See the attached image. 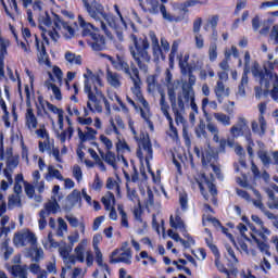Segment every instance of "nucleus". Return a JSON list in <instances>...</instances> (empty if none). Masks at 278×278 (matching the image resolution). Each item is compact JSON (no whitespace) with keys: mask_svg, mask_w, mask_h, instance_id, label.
Wrapping results in <instances>:
<instances>
[{"mask_svg":"<svg viewBox=\"0 0 278 278\" xmlns=\"http://www.w3.org/2000/svg\"><path fill=\"white\" fill-rule=\"evenodd\" d=\"M84 78V92L88 97L87 108H84V116H90V112L101 114L103 112V92L99 90V86H103L101 77L87 68Z\"/></svg>","mask_w":278,"mask_h":278,"instance_id":"1","label":"nucleus"},{"mask_svg":"<svg viewBox=\"0 0 278 278\" xmlns=\"http://www.w3.org/2000/svg\"><path fill=\"white\" fill-rule=\"evenodd\" d=\"M130 71H132L134 76H130V79L132 81V87L130 88L135 101L137 103H140L141 106H138L134 99H131L129 96L126 97L127 103L129 105H132L136 112H140L141 118L146 121L150 131H154L153 122H151V106L149 105V102L147 99H144V96H142V80L140 79V71H138V67H136L134 64L130 66Z\"/></svg>","mask_w":278,"mask_h":278,"instance_id":"2","label":"nucleus"},{"mask_svg":"<svg viewBox=\"0 0 278 278\" xmlns=\"http://www.w3.org/2000/svg\"><path fill=\"white\" fill-rule=\"evenodd\" d=\"M129 38L130 42H132V45L129 46L130 55L142 73H149V62H151V53H149L151 43H149V39L138 38L134 34H131Z\"/></svg>","mask_w":278,"mask_h":278,"instance_id":"3","label":"nucleus"},{"mask_svg":"<svg viewBox=\"0 0 278 278\" xmlns=\"http://www.w3.org/2000/svg\"><path fill=\"white\" fill-rule=\"evenodd\" d=\"M128 127L134 135L135 140L138 142L139 149L137 150V157L140 159V162L144 160L149 173L151 172V160H153V147L151 146V139H149V134L141 132L140 136H138V132H136V128L134 127V121L129 119Z\"/></svg>","mask_w":278,"mask_h":278,"instance_id":"4","label":"nucleus"},{"mask_svg":"<svg viewBox=\"0 0 278 278\" xmlns=\"http://www.w3.org/2000/svg\"><path fill=\"white\" fill-rule=\"evenodd\" d=\"M83 8L85 12H87L88 16L96 21V23H100V27L102 31L108 36V38H112V30L108 28V25L103 23V21H108V13H105V7L102 5L101 2L97 0H81Z\"/></svg>","mask_w":278,"mask_h":278,"instance_id":"5","label":"nucleus"},{"mask_svg":"<svg viewBox=\"0 0 278 278\" xmlns=\"http://www.w3.org/2000/svg\"><path fill=\"white\" fill-rule=\"evenodd\" d=\"M46 34H48L50 40H53V42H58L61 36L66 40H71V38H75V28L55 15L53 29H46Z\"/></svg>","mask_w":278,"mask_h":278,"instance_id":"6","label":"nucleus"},{"mask_svg":"<svg viewBox=\"0 0 278 278\" xmlns=\"http://www.w3.org/2000/svg\"><path fill=\"white\" fill-rule=\"evenodd\" d=\"M149 38L151 41V49L154 60H164V52L168 53L170 51V43L166 40L165 37H161V47H160V39H157V35L155 31L150 30Z\"/></svg>","mask_w":278,"mask_h":278,"instance_id":"7","label":"nucleus"},{"mask_svg":"<svg viewBox=\"0 0 278 278\" xmlns=\"http://www.w3.org/2000/svg\"><path fill=\"white\" fill-rule=\"evenodd\" d=\"M207 131L211 132V136H213V142H215L216 144H218V152L219 153H225L227 146L228 147H236V141L233 139H225V138H220V129L218 128V126L214 123H210L207 124Z\"/></svg>","mask_w":278,"mask_h":278,"instance_id":"8","label":"nucleus"},{"mask_svg":"<svg viewBox=\"0 0 278 278\" xmlns=\"http://www.w3.org/2000/svg\"><path fill=\"white\" fill-rule=\"evenodd\" d=\"M13 244L17 247V249L27 247V244L36 247V244H38V238L36 237V233L31 232V230L23 229L14 233Z\"/></svg>","mask_w":278,"mask_h":278,"instance_id":"9","label":"nucleus"},{"mask_svg":"<svg viewBox=\"0 0 278 278\" xmlns=\"http://www.w3.org/2000/svg\"><path fill=\"white\" fill-rule=\"evenodd\" d=\"M129 243H123L121 249H116L110 255V264H131V249L127 248Z\"/></svg>","mask_w":278,"mask_h":278,"instance_id":"10","label":"nucleus"},{"mask_svg":"<svg viewBox=\"0 0 278 278\" xmlns=\"http://www.w3.org/2000/svg\"><path fill=\"white\" fill-rule=\"evenodd\" d=\"M258 111V123L257 121H252L251 129L253 134H256L257 136H265L266 130L268 129V123L266 122V117H264V114H266V103H260Z\"/></svg>","mask_w":278,"mask_h":278,"instance_id":"11","label":"nucleus"},{"mask_svg":"<svg viewBox=\"0 0 278 278\" xmlns=\"http://www.w3.org/2000/svg\"><path fill=\"white\" fill-rule=\"evenodd\" d=\"M168 97L169 101L172 103V110L175 115V122L177 125H184L186 123V119L184 118V115H181V112H184L185 105H184V99L181 97H178V102H175L176 96L174 89H168Z\"/></svg>","mask_w":278,"mask_h":278,"instance_id":"12","label":"nucleus"},{"mask_svg":"<svg viewBox=\"0 0 278 278\" xmlns=\"http://www.w3.org/2000/svg\"><path fill=\"white\" fill-rule=\"evenodd\" d=\"M260 84L265 88V92L270 90V86H273V88H278V75L265 67V75L260 80Z\"/></svg>","mask_w":278,"mask_h":278,"instance_id":"13","label":"nucleus"},{"mask_svg":"<svg viewBox=\"0 0 278 278\" xmlns=\"http://www.w3.org/2000/svg\"><path fill=\"white\" fill-rule=\"evenodd\" d=\"M5 212H8V204L2 203V205H0V238L10 233V226H8V223H10V216H8Z\"/></svg>","mask_w":278,"mask_h":278,"instance_id":"14","label":"nucleus"},{"mask_svg":"<svg viewBox=\"0 0 278 278\" xmlns=\"http://www.w3.org/2000/svg\"><path fill=\"white\" fill-rule=\"evenodd\" d=\"M213 90L218 103H223V101L231 94V89L223 81H216Z\"/></svg>","mask_w":278,"mask_h":278,"instance_id":"15","label":"nucleus"},{"mask_svg":"<svg viewBox=\"0 0 278 278\" xmlns=\"http://www.w3.org/2000/svg\"><path fill=\"white\" fill-rule=\"evenodd\" d=\"M36 49L38 51V62L39 64H45V66H51V61H49V54L47 53V48L45 43H40L38 37L35 35Z\"/></svg>","mask_w":278,"mask_h":278,"instance_id":"16","label":"nucleus"},{"mask_svg":"<svg viewBox=\"0 0 278 278\" xmlns=\"http://www.w3.org/2000/svg\"><path fill=\"white\" fill-rule=\"evenodd\" d=\"M25 112V125L28 129H36L38 127V118L31 109V102H27Z\"/></svg>","mask_w":278,"mask_h":278,"instance_id":"17","label":"nucleus"},{"mask_svg":"<svg viewBox=\"0 0 278 278\" xmlns=\"http://www.w3.org/2000/svg\"><path fill=\"white\" fill-rule=\"evenodd\" d=\"M106 83L111 88L118 90L123 86V75L108 68L106 70Z\"/></svg>","mask_w":278,"mask_h":278,"instance_id":"18","label":"nucleus"},{"mask_svg":"<svg viewBox=\"0 0 278 278\" xmlns=\"http://www.w3.org/2000/svg\"><path fill=\"white\" fill-rule=\"evenodd\" d=\"M110 62H112V65L114 66L115 71H121L122 73H125L131 79L134 77V72H131V68H129V63L127 61L117 59L114 61L112 56H109Z\"/></svg>","mask_w":278,"mask_h":278,"instance_id":"19","label":"nucleus"},{"mask_svg":"<svg viewBox=\"0 0 278 278\" xmlns=\"http://www.w3.org/2000/svg\"><path fill=\"white\" fill-rule=\"evenodd\" d=\"M0 157L1 160L7 161V168H4V170H11L12 173V169L18 166V156L14 155L12 150H7L4 154L3 151H1Z\"/></svg>","mask_w":278,"mask_h":278,"instance_id":"20","label":"nucleus"},{"mask_svg":"<svg viewBox=\"0 0 278 278\" xmlns=\"http://www.w3.org/2000/svg\"><path fill=\"white\" fill-rule=\"evenodd\" d=\"M40 22V25H39V28L41 29V36L43 38V40L49 43V34H47V29H52L55 27V24L52 25V22H51V17L49 16V14H46L43 16L40 17L39 20Z\"/></svg>","mask_w":278,"mask_h":278,"instance_id":"21","label":"nucleus"},{"mask_svg":"<svg viewBox=\"0 0 278 278\" xmlns=\"http://www.w3.org/2000/svg\"><path fill=\"white\" fill-rule=\"evenodd\" d=\"M31 177V185L35 187V190H37L38 194H42L45 190H47V186L42 179V176L40 175V172L38 169L34 170Z\"/></svg>","mask_w":278,"mask_h":278,"instance_id":"22","label":"nucleus"},{"mask_svg":"<svg viewBox=\"0 0 278 278\" xmlns=\"http://www.w3.org/2000/svg\"><path fill=\"white\" fill-rule=\"evenodd\" d=\"M235 125L243 131L248 129L244 134V138L248 142H253L251 129H249V119H247V117H244L243 115H239Z\"/></svg>","mask_w":278,"mask_h":278,"instance_id":"23","label":"nucleus"},{"mask_svg":"<svg viewBox=\"0 0 278 278\" xmlns=\"http://www.w3.org/2000/svg\"><path fill=\"white\" fill-rule=\"evenodd\" d=\"M197 184L201 190V193L203 194V197L206 201H207V194H205V191L203 189V184H206L208 191L211 192V194L213 197L217 194L216 185L213 184L212 181L207 180V178L205 177V174H202V180L197 179Z\"/></svg>","mask_w":278,"mask_h":278,"instance_id":"24","label":"nucleus"},{"mask_svg":"<svg viewBox=\"0 0 278 278\" xmlns=\"http://www.w3.org/2000/svg\"><path fill=\"white\" fill-rule=\"evenodd\" d=\"M89 45L93 51H103L105 49V38L99 34H90Z\"/></svg>","mask_w":278,"mask_h":278,"instance_id":"25","label":"nucleus"},{"mask_svg":"<svg viewBox=\"0 0 278 278\" xmlns=\"http://www.w3.org/2000/svg\"><path fill=\"white\" fill-rule=\"evenodd\" d=\"M251 218L253 223H255V225H258V227H261V230L258 232L260 238H262V240H268V236H270L271 231L266 226H264V220H262V218H260V216L257 215H252Z\"/></svg>","mask_w":278,"mask_h":278,"instance_id":"26","label":"nucleus"},{"mask_svg":"<svg viewBox=\"0 0 278 278\" xmlns=\"http://www.w3.org/2000/svg\"><path fill=\"white\" fill-rule=\"evenodd\" d=\"M86 247H88V239H83L74 249L76 260L80 262V264H84V262H86Z\"/></svg>","mask_w":278,"mask_h":278,"instance_id":"27","label":"nucleus"},{"mask_svg":"<svg viewBox=\"0 0 278 278\" xmlns=\"http://www.w3.org/2000/svg\"><path fill=\"white\" fill-rule=\"evenodd\" d=\"M160 1L157 0H146L144 3H141L142 10L150 14H160Z\"/></svg>","mask_w":278,"mask_h":278,"instance_id":"28","label":"nucleus"},{"mask_svg":"<svg viewBox=\"0 0 278 278\" xmlns=\"http://www.w3.org/2000/svg\"><path fill=\"white\" fill-rule=\"evenodd\" d=\"M46 105L50 112L58 115V125L60 129H64V110L59 109L58 106L51 104L50 102H46Z\"/></svg>","mask_w":278,"mask_h":278,"instance_id":"29","label":"nucleus"},{"mask_svg":"<svg viewBox=\"0 0 278 278\" xmlns=\"http://www.w3.org/2000/svg\"><path fill=\"white\" fill-rule=\"evenodd\" d=\"M86 129V132H84L81 128L77 129L80 142H88V140H94V138H97V130H94V128L87 127Z\"/></svg>","mask_w":278,"mask_h":278,"instance_id":"30","label":"nucleus"},{"mask_svg":"<svg viewBox=\"0 0 278 278\" xmlns=\"http://www.w3.org/2000/svg\"><path fill=\"white\" fill-rule=\"evenodd\" d=\"M247 86H249V70L243 71L241 83L238 87L237 97L243 98L247 97Z\"/></svg>","mask_w":278,"mask_h":278,"instance_id":"31","label":"nucleus"},{"mask_svg":"<svg viewBox=\"0 0 278 278\" xmlns=\"http://www.w3.org/2000/svg\"><path fill=\"white\" fill-rule=\"evenodd\" d=\"M60 210V204H58V200L55 197H52L51 200H49L45 207L41 210V212H46L47 215L49 214H58V211Z\"/></svg>","mask_w":278,"mask_h":278,"instance_id":"32","label":"nucleus"},{"mask_svg":"<svg viewBox=\"0 0 278 278\" xmlns=\"http://www.w3.org/2000/svg\"><path fill=\"white\" fill-rule=\"evenodd\" d=\"M56 223L58 226L54 229L55 236H58V238H64V233H68V224H66V222L62 217H59Z\"/></svg>","mask_w":278,"mask_h":278,"instance_id":"33","label":"nucleus"},{"mask_svg":"<svg viewBox=\"0 0 278 278\" xmlns=\"http://www.w3.org/2000/svg\"><path fill=\"white\" fill-rule=\"evenodd\" d=\"M109 125L110 126L105 129L106 136H112V134H115L116 139L121 142L123 135L121 134V130L118 129V127L116 126V123L112 117L109 121Z\"/></svg>","mask_w":278,"mask_h":278,"instance_id":"34","label":"nucleus"},{"mask_svg":"<svg viewBox=\"0 0 278 278\" xmlns=\"http://www.w3.org/2000/svg\"><path fill=\"white\" fill-rule=\"evenodd\" d=\"M213 117L219 123V125H223V127H229L231 125V116L223 112L213 113Z\"/></svg>","mask_w":278,"mask_h":278,"instance_id":"35","label":"nucleus"},{"mask_svg":"<svg viewBox=\"0 0 278 278\" xmlns=\"http://www.w3.org/2000/svg\"><path fill=\"white\" fill-rule=\"evenodd\" d=\"M169 225L174 229H179L181 233L186 232V224L184 223V219H181L179 215H176V217H173V215H170Z\"/></svg>","mask_w":278,"mask_h":278,"instance_id":"36","label":"nucleus"},{"mask_svg":"<svg viewBox=\"0 0 278 278\" xmlns=\"http://www.w3.org/2000/svg\"><path fill=\"white\" fill-rule=\"evenodd\" d=\"M46 179L47 181H50V179H58L59 181H64V176H62V173H60V169H56L55 166L49 165Z\"/></svg>","mask_w":278,"mask_h":278,"instance_id":"37","label":"nucleus"},{"mask_svg":"<svg viewBox=\"0 0 278 278\" xmlns=\"http://www.w3.org/2000/svg\"><path fill=\"white\" fill-rule=\"evenodd\" d=\"M252 238H253L254 242H256V247L261 251V253L266 254L267 257H270L273 255V253H270V245L268 243H266V240L262 241L253 235H252Z\"/></svg>","mask_w":278,"mask_h":278,"instance_id":"38","label":"nucleus"},{"mask_svg":"<svg viewBox=\"0 0 278 278\" xmlns=\"http://www.w3.org/2000/svg\"><path fill=\"white\" fill-rule=\"evenodd\" d=\"M178 97H181L182 103H190L194 101V89L192 87H182V93Z\"/></svg>","mask_w":278,"mask_h":278,"instance_id":"39","label":"nucleus"},{"mask_svg":"<svg viewBox=\"0 0 278 278\" xmlns=\"http://www.w3.org/2000/svg\"><path fill=\"white\" fill-rule=\"evenodd\" d=\"M11 273L14 277L27 278V265H13Z\"/></svg>","mask_w":278,"mask_h":278,"instance_id":"40","label":"nucleus"},{"mask_svg":"<svg viewBox=\"0 0 278 278\" xmlns=\"http://www.w3.org/2000/svg\"><path fill=\"white\" fill-rule=\"evenodd\" d=\"M14 207H23V202H21V195L18 193H13L8 198V208L14 210Z\"/></svg>","mask_w":278,"mask_h":278,"instance_id":"41","label":"nucleus"},{"mask_svg":"<svg viewBox=\"0 0 278 278\" xmlns=\"http://www.w3.org/2000/svg\"><path fill=\"white\" fill-rule=\"evenodd\" d=\"M267 197L269 198L267 201V207L269 210H278V198L275 197V193L271 189H265Z\"/></svg>","mask_w":278,"mask_h":278,"instance_id":"42","label":"nucleus"},{"mask_svg":"<svg viewBox=\"0 0 278 278\" xmlns=\"http://www.w3.org/2000/svg\"><path fill=\"white\" fill-rule=\"evenodd\" d=\"M100 155L102 160L109 164V166L116 168V154H114V152L108 150V152L104 154L100 151Z\"/></svg>","mask_w":278,"mask_h":278,"instance_id":"43","label":"nucleus"},{"mask_svg":"<svg viewBox=\"0 0 278 278\" xmlns=\"http://www.w3.org/2000/svg\"><path fill=\"white\" fill-rule=\"evenodd\" d=\"M3 175L5 180L1 181V190H8L12 184H14V179L12 178V170L3 169Z\"/></svg>","mask_w":278,"mask_h":278,"instance_id":"44","label":"nucleus"},{"mask_svg":"<svg viewBox=\"0 0 278 278\" xmlns=\"http://www.w3.org/2000/svg\"><path fill=\"white\" fill-rule=\"evenodd\" d=\"M74 131L73 127H67L65 130L63 128L61 132H58L56 138H59L60 142L64 143L67 139L71 140L73 138Z\"/></svg>","mask_w":278,"mask_h":278,"instance_id":"45","label":"nucleus"},{"mask_svg":"<svg viewBox=\"0 0 278 278\" xmlns=\"http://www.w3.org/2000/svg\"><path fill=\"white\" fill-rule=\"evenodd\" d=\"M55 148V144L53 143V140L51 138L43 139V141H39V151L40 153H49L52 149Z\"/></svg>","mask_w":278,"mask_h":278,"instance_id":"46","label":"nucleus"},{"mask_svg":"<svg viewBox=\"0 0 278 278\" xmlns=\"http://www.w3.org/2000/svg\"><path fill=\"white\" fill-rule=\"evenodd\" d=\"M78 24L84 29L83 36H90V30L94 29V25L90 24L89 22H86L81 15L78 16Z\"/></svg>","mask_w":278,"mask_h":278,"instance_id":"47","label":"nucleus"},{"mask_svg":"<svg viewBox=\"0 0 278 278\" xmlns=\"http://www.w3.org/2000/svg\"><path fill=\"white\" fill-rule=\"evenodd\" d=\"M71 251H73V247L63 245L59 248V253L63 260H68V262H72V264H75V258L71 255Z\"/></svg>","mask_w":278,"mask_h":278,"instance_id":"48","label":"nucleus"},{"mask_svg":"<svg viewBox=\"0 0 278 278\" xmlns=\"http://www.w3.org/2000/svg\"><path fill=\"white\" fill-rule=\"evenodd\" d=\"M43 248L48 251H51V249H58L60 247V243L53 239V232L48 233V238L46 241H42Z\"/></svg>","mask_w":278,"mask_h":278,"instance_id":"49","label":"nucleus"},{"mask_svg":"<svg viewBox=\"0 0 278 278\" xmlns=\"http://www.w3.org/2000/svg\"><path fill=\"white\" fill-rule=\"evenodd\" d=\"M102 203L105 207V210H110L111 207H114L116 203V198H114V193L108 192L103 198H102Z\"/></svg>","mask_w":278,"mask_h":278,"instance_id":"50","label":"nucleus"},{"mask_svg":"<svg viewBox=\"0 0 278 278\" xmlns=\"http://www.w3.org/2000/svg\"><path fill=\"white\" fill-rule=\"evenodd\" d=\"M144 205L148 210L149 207H155V197L153 195L151 188H148L144 194Z\"/></svg>","mask_w":278,"mask_h":278,"instance_id":"51","label":"nucleus"},{"mask_svg":"<svg viewBox=\"0 0 278 278\" xmlns=\"http://www.w3.org/2000/svg\"><path fill=\"white\" fill-rule=\"evenodd\" d=\"M207 75L208 77H216V73H214V70L210 65H206L205 68L200 70L199 78L202 81H205V79H207Z\"/></svg>","mask_w":278,"mask_h":278,"instance_id":"52","label":"nucleus"},{"mask_svg":"<svg viewBox=\"0 0 278 278\" xmlns=\"http://www.w3.org/2000/svg\"><path fill=\"white\" fill-rule=\"evenodd\" d=\"M177 60H179V68L181 75H188L190 71H192V67L190 64H188V55L185 56V60H181V56H177Z\"/></svg>","mask_w":278,"mask_h":278,"instance_id":"53","label":"nucleus"},{"mask_svg":"<svg viewBox=\"0 0 278 278\" xmlns=\"http://www.w3.org/2000/svg\"><path fill=\"white\" fill-rule=\"evenodd\" d=\"M67 201H70L71 205H77V203L81 202V191L74 189L71 194L67 195Z\"/></svg>","mask_w":278,"mask_h":278,"instance_id":"54","label":"nucleus"},{"mask_svg":"<svg viewBox=\"0 0 278 278\" xmlns=\"http://www.w3.org/2000/svg\"><path fill=\"white\" fill-rule=\"evenodd\" d=\"M93 251L96 253V262H97L98 266H100L101 268H103V270H105L108 274H110V267L108 266V264L103 263V253H101V250L96 249Z\"/></svg>","mask_w":278,"mask_h":278,"instance_id":"55","label":"nucleus"},{"mask_svg":"<svg viewBox=\"0 0 278 278\" xmlns=\"http://www.w3.org/2000/svg\"><path fill=\"white\" fill-rule=\"evenodd\" d=\"M117 212H119L122 227H125L126 229H128L129 222L127 219V213H125V207L123 206V204L117 205Z\"/></svg>","mask_w":278,"mask_h":278,"instance_id":"56","label":"nucleus"},{"mask_svg":"<svg viewBox=\"0 0 278 278\" xmlns=\"http://www.w3.org/2000/svg\"><path fill=\"white\" fill-rule=\"evenodd\" d=\"M194 5H203V2L200 0H186L184 3L179 4V10L188 12V8H194Z\"/></svg>","mask_w":278,"mask_h":278,"instance_id":"57","label":"nucleus"},{"mask_svg":"<svg viewBox=\"0 0 278 278\" xmlns=\"http://www.w3.org/2000/svg\"><path fill=\"white\" fill-rule=\"evenodd\" d=\"M169 123V129L167 130V136L174 140V142H177L179 140V132L177 131V128L175 125H173V118L167 119Z\"/></svg>","mask_w":278,"mask_h":278,"instance_id":"58","label":"nucleus"},{"mask_svg":"<svg viewBox=\"0 0 278 278\" xmlns=\"http://www.w3.org/2000/svg\"><path fill=\"white\" fill-rule=\"evenodd\" d=\"M65 60L70 64H77L78 66L81 65V56L80 55H76L73 52H66L65 53Z\"/></svg>","mask_w":278,"mask_h":278,"instance_id":"59","label":"nucleus"},{"mask_svg":"<svg viewBox=\"0 0 278 278\" xmlns=\"http://www.w3.org/2000/svg\"><path fill=\"white\" fill-rule=\"evenodd\" d=\"M24 190H25V194L28 197V199H34L35 194H36V188L34 187V185L31 182H24Z\"/></svg>","mask_w":278,"mask_h":278,"instance_id":"60","label":"nucleus"},{"mask_svg":"<svg viewBox=\"0 0 278 278\" xmlns=\"http://www.w3.org/2000/svg\"><path fill=\"white\" fill-rule=\"evenodd\" d=\"M148 90L150 92H155V88L157 87V78L155 75H150L147 77Z\"/></svg>","mask_w":278,"mask_h":278,"instance_id":"61","label":"nucleus"},{"mask_svg":"<svg viewBox=\"0 0 278 278\" xmlns=\"http://www.w3.org/2000/svg\"><path fill=\"white\" fill-rule=\"evenodd\" d=\"M230 136L231 138L236 139V138H240V136H244V130L242 128H240L239 126H237L236 124L232 125L229 129Z\"/></svg>","mask_w":278,"mask_h":278,"instance_id":"62","label":"nucleus"},{"mask_svg":"<svg viewBox=\"0 0 278 278\" xmlns=\"http://www.w3.org/2000/svg\"><path fill=\"white\" fill-rule=\"evenodd\" d=\"M195 136L197 138H207V131L205 130V123H200L195 127Z\"/></svg>","mask_w":278,"mask_h":278,"instance_id":"63","label":"nucleus"},{"mask_svg":"<svg viewBox=\"0 0 278 278\" xmlns=\"http://www.w3.org/2000/svg\"><path fill=\"white\" fill-rule=\"evenodd\" d=\"M47 216H49L47 212L45 211L39 212L38 225H39L40 231L47 228Z\"/></svg>","mask_w":278,"mask_h":278,"instance_id":"64","label":"nucleus"}]
</instances>
